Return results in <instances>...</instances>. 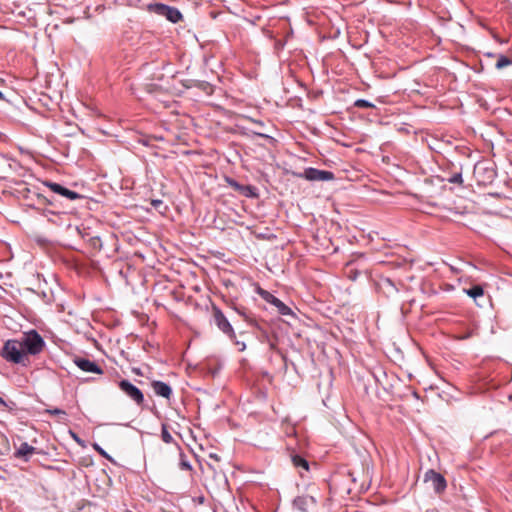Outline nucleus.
Here are the masks:
<instances>
[{
  "instance_id": "5",
  "label": "nucleus",
  "mask_w": 512,
  "mask_h": 512,
  "mask_svg": "<svg viewBox=\"0 0 512 512\" xmlns=\"http://www.w3.org/2000/svg\"><path fill=\"white\" fill-rule=\"evenodd\" d=\"M119 388L138 406H142L144 403L143 392L133 385L130 381L123 379L118 383Z\"/></svg>"
},
{
  "instance_id": "12",
  "label": "nucleus",
  "mask_w": 512,
  "mask_h": 512,
  "mask_svg": "<svg viewBox=\"0 0 512 512\" xmlns=\"http://www.w3.org/2000/svg\"><path fill=\"white\" fill-rule=\"evenodd\" d=\"M36 448L29 445L27 442L21 443L19 448L15 452V457L19 459H23L24 461H28L30 456L35 453Z\"/></svg>"
},
{
  "instance_id": "13",
  "label": "nucleus",
  "mask_w": 512,
  "mask_h": 512,
  "mask_svg": "<svg viewBox=\"0 0 512 512\" xmlns=\"http://www.w3.org/2000/svg\"><path fill=\"white\" fill-rule=\"evenodd\" d=\"M271 305L275 306L277 308V311L281 315H290L292 314V310L283 303L280 299L277 297H273L271 301L269 302Z\"/></svg>"
},
{
  "instance_id": "17",
  "label": "nucleus",
  "mask_w": 512,
  "mask_h": 512,
  "mask_svg": "<svg viewBox=\"0 0 512 512\" xmlns=\"http://www.w3.org/2000/svg\"><path fill=\"white\" fill-rule=\"evenodd\" d=\"M230 185L235 187L236 189L238 190H247L249 193H246L245 195L249 196V195H255L252 191L254 190V188L252 186H242L240 184H238L235 180H231L230 182Z\"/></svg>"
},
{
  "instance_id": "6",
  "label": "nucleus",
  "mask_w": 512,
  "mask_h": 512,
  "mask_svg": "<svg viewBox=\"0 0 512 512\" xmlns=\"http://www.w3.org/2000/svg\"><path fill=\"white\" fill-rule=\"evenodd\" d=\"M303 177L309 181H330L335 178L334 173L328 170H319L313 167L306 168Z\"/></svg>"
},
{
  "instance_id": "36",
  "label": "nucleus",
  "mask_w": 512,
  "mask_h": 512,
  "mask_svg": "<svg viewBox=\"0 0 512 512\" xmlns=\"http://www.w3.org/2000/svg\"><path fill=\"white\" fill-rule=\"evenodd\" d=\"M125 512H133V511H131V510H126Z\"/></svg>"
},
{
  "instance_id": "7",
  "label": "nucleus",
  "mask_w": 512,
  "mask_h": 512,
  "mask_svg": "<svg viewBox=\"0 0 512 512\" xmlns=\"http://www.w3.org/2000/svg\"><path fill=\"white\" fill-rule=\"evenodd\" d=\"M424 480L425 482L431 483L433 489L437 493H441L446 489L447 485L445 478L434 470H428L425 473Z\"/></svg>"
},
{
  "instance_id": "32",
  "label": "nucleus",
  "mask_w": 512,
  "mask_h": 512,
  "mask_svg": "<svg viewBox=\"0 0 512 512\" xmlns=\"http://www.w3.org/2000/svg\"><path fill=\"white\" fill-rule=\"evenodd\" d=\"M210 457H211V458H213V459H215V460H219V457H218V455H217V454L211 453V454H210Z\"/></svg>"
},
{
  "instance_id": "24",
  "label": "nucleus",
  "mask_w": 512,
  "mask_h": 512,
  "mask_svg": "<svg viewBox=\"0 0 512 512\" xmlns=\"http://www.w3.org/2000/svg\"><path fill=\"white\" fill-rule=\"evenodd\" d=\"M449 182L450 183H454V184H462L463 183L462 175L460 173H457V174L453 175L449 179Z\"/></svg>"
},
{
  "instance_id": "2",
  "label": "nucleus",
  "mask_w": 512,
  "mask_h": 512,
  "mask_svg": "<svg viewBox=\"0 0 512 512\" xmlns=\"http://www.w3.org/2000/svg\"><path fill=\"white\" fill-rule=\"evenodd\" d=\"M21 343L24 352L30 355L39 354L45 346L43 338L36 330L25 333Z\"/></svg>"
},
{
  "instance_id": "3",
  "label": "nucleus",
  "mask_w": 512,
  "mask_h": 512,
  "mask_svg": "<svg viewBox=\"0 0 512 512\" xmlns=\"http://www.w3.org/2000/svg\"><path fill=\"white\" fill-rule=\"evenodd\" d=\"M212 320L215 323V325L218 327V329L223 332L225 335L229 337L230 340L236 339V334L234 332V329L227 319V317L224 315L222 310L216 306L212 305Z\"/></svg>"
},
{
  "instance_id": "27",
  "label": "nucleus",
  "mask_w": 512,
  "mask_h": 512,
  "mask_svg": "<svg viewBox=\"0 0 512 512\" xmlns=\"http://www.w3.org/2000/svg\"><path fill=\"white\" fill-rule=\"evenodd\" d=\"M235 310H236L240 315H242L246 321H250L249 316L246 314V312H245L244 310H241V309H239V308H236Z\"/></svg>"
},
{
  "instance_id": "23",
  "label": "nucleus",
  "mask_w": 512,
  "mask_h": 512,
  "mask_svg": "<svg viewBox=\"0 0 512 512\" xmlns=\"http://www.w3.org/2000/svg\"><path fill=\"white\" fill-rule=\"evenodd\" d=\"M89 242H90L91 246H92L94 249H96V250H100V249H101V247H102L101 239H100V237H98V236L91 237V238L89 239Z\"/></svg>"
},
{
  "instance_id": "19",
  "label": "nucleus",
  "mask_w": 512,
  "mask_h": 512,
  "mask_svg": "<svg viewBox=\"0 0 512 512\" xmlns=\"http://www.w3.org/2000/svg\"><path fill=\"white\" fill-rule=\"evenodd\" d=\"M257 293L260 295V297L262 299H264L267 303H269L271 301V299L274 297V295L272 293H270L269 291L267 290H264L263 288L261 287H258L257 288Z\"/></svg>"
},
{
  "instance_id": "18",
  "label": "nucleus",
  "mask_w": 512,
  "mask_h": 512,
  "mask_svg": "<svg viewBox=\"0 0 512 512\" xmlns=\"http://www.w3.org/2000/svg\"><path fill=\"white\" fill-rule=\"evenodd\" d=\"M511 63H512V61H511L508 57L501 55V56L497 59V62H496V68H498V69H502V68H504V67L509 66Z\"/></svg>"
},
{
  "instance_id": "35",
  "label": "nucleus",
  "mask_w": 512,
  "mask_h": 512,
  "mask_svg": "<svg viewBox=\"0 0 512 512\" xmlns=\"http://www.w3.org/2000/svg\"><path fill=\"white\" fill-rule=\"evenodd\" d=\"M397 248H398L399 250H404V249H405V248H404V247H402V246H398Z\"/></svg>"
},
{
  "instance_id": "26",
  "label": "nucleus",
  "mask_w": 512,
  "mask_h": 512,
  "mask_svg": "<svg viewBox=\"0 0 512 512\" xmlns=\"http://www.w3.org/2000/svg\"><path fill=\"white\" fill-rule=\"evenodd\" d=\"M151 204L155 209H160V207L163 205V201L160 199H155L151 201Z\"/></svg>"
},
{
  "instance_id": "20",
  "label": "nucleus",
  "mask_w": 512,
  "mask_h": 512,
  "mask_svg": "<svg viewBox=\"0 0 512 512\" xmlns=\"http://www.w3.org/2000/svg\"><path fill=\"white\" fill-rule=\"evenodd\" d=\"M180 468L182 470H189L191 471L192 470V466L191 464L189 463V461L186 459V456L183 452L180 453Z\"/></svg>"
},
{
  "instance_id": "16",
  "label": "nucleus",
  "mask_w": 512,
  "mask_h": 512,
  "mask_svg": "<svg viewBox=\"0 0 512 512\" xmlns=\"http://www.w3.org/2000/svg\"><path fill=\"white\" fill-rule=\"evenodd\" d=\"M466 293L470 297L476 299L478 297L483 296L484 291H483V288L480 285H475V286L471 287L470 289L466 290Z\"/></svg>"
},
{
  "instance_id": "22",
  "label": "nucleus",
  "mask_w": 512,
  "mask_h": 512,
  "mask_svg": "<svg viewBox=\"0 0 512 512\" xmlns=\"http://www.w3.org/2000/svg\"><path fill=\"white\" fill-rule=\"evenodd\" d=\"M93 449L98 452L102 457L106 458L107 460L113 462L112 457L97 443H94L92 445Z\"/></svg>"
},
{
  "instance_id": "15",
  "label": "nucleus",
  "mask_w": 512,
  "mask_h": 512,
  "mask_svg": "<svg viewBox=\"0 0 512 512\" xmlns=\"http://www.w3.org/2000/svg\"><path fill=\"white\" fill-rule=\"evenodd\" d=\"M161 438H162L163 442L166 444H170L174 441L172 435L168 431L167 424H162V426H161Z\"/></svg>"
},
{
  "instance_id": "31",
  "label": "nucleus",
  "mask_w": 512,
  "mask_h": 512,
  "mask_svg": "<svg viewBox=\"0 0 512 512\" xmlns=\"http://www.w3.org/2000/svg\"><path fill=\"white\" fill-rule=\"evenodd\" d=\"M390 247L388 245H386V250L389 249ZM389 255L393 256L394 255V252H391V253H388L386 251V254H385V257L387 258Z\"/></svg>"
},
{
  "instance_id": "21",
  "label": "nucleus",
  "mask_w": 512,
  "mask_h": 512,
  "mask_svg": "<svg viewBox=\"0 0 512 512\" xmlns=\"http://www.w3.org/2000/svg\"><path fill=\"white\" fill-rule=\"evenodd\" d=\"M45 413L49 414L51 416H58L59 418H63L67 415L64 410L59 409V408L46 409Z\"/></svg>"
},
{
  "instance_id": "8",
  "label": "nucleus",
  "mask_w": 512,
  "mask_h": 512,
  "mask_svg": "<svg viewBox=\"0 0 512 512\" xmlns=\"http://www.w3.org/2000/svg\"><path fill=\"white\" fill-rule=\"evenodd\" d=\"M45 185L54 193L62 196V197H65L69 200H76V199H80L82 198V196L80 194H78L77 192L75 191H72L66 187H64L63 185L59 184V183H55V182H50V181H47L45 182Z\"/></svg>"
},
{
  "instance_id": "11",
  "label": "nucleus",
  "mask_w": 512,
  "mask_h": 512,
  "mask_svg": "<svg viewBox=\"0 0 512 512\" xmlns=\"http://www.w3.org/2000/svg\"><path fill=\"white\" fill-rule=\"evenodd\" d=\"M154 393L166 399H170L172 395V389L170 385L163 381L155 380L151 383Z\"/></svg>"
},
{
  "instance_id": "25",
  "label": "nucleus",
  "mask_w": 512,
  "mask_h": 512,
  "mask_svg": "<svg viewBox=\"0 0 512 512\" xmlns=\"http://www.w3.org/2000/svg\"><path fill=\"white\" fill-rule=\"evenodd\" d=\"M355 106L357 107H370L372 106L367 100L359 99L355 102Z\"/></svg>"
},
{
  "instance_id": "9",
  "label": "nucleus",
  "mask_w": 512,
  "mask_h": 512,
  "mask_svg": "<svg viewBox=\"0 0 512 512\" xmlns=\"http://www.w3.org/2000/svg\"><path fill=\"white\" fill-rule=\"evenodd\" d=\"M73 362L84 372L103 374V369L95 362L84 357H75Z\"/></svg>"
},
{
  "instance_id": "1",
  "label": "nucleus",
  "mask_w": 512,
  "mask_h": 512,
  "mask_svg": "<svg viewBox=\"0 0 512 512\" xmlns=\"http://www.w3.org/2000/svg\"><path fill=\"white\" fill-rule=\"evenodd\" d=\"M1 356L8 362L20 364L23 362L25 352L21 341L9 339L4 343Z\"/></svg>"
},
{
  "instance_id": "34",
  "label": "nucleus",
  "mask_w": 512,
  "mask_h": 512,
  "mask_svg": "<svg viewBox=\"0 0 512 512\" xmlns=\"http://www.w3.org/2000/svg\"><path fill=\"white\" fill-rule=\"evenodd\" d=\"M390 263H393V261H388V260H386V261H385V264H386V265H387V264H390Z\"/></svg>"
},
{
  "instance_id": "14",
  "label": "nucleus",
  "mask_w": 512,
  "mask_h": 512,
  "mask_svg": "<svg viewBox=\"0 0 512 512\" xmlns=\"http://www.w3.org/2000/svg\"><path fill=\"white\" fill-rule=\"evenodd\" d=\"M291 461L296 468L309 471V462L301 455L291 454Z\"/></svg>"
},
{
  "instance_id": "10",
  "label": "nucleus",
  "mask_w": 512,
  "mask_h": 512,
  "mask_svg": "<svg viewBox=\"0 0 512 512\" xmlns=\"http://www.w3.org/2000/svg\"><path fill=\"white\" fill-rule=\"evenodd\" d=\"M293 505L301 512H310L316 507V500L310 495H302L294 499Z\"/></svg>"
},
{
  "instance_id": "29",
  "label": "nucleus",
  "mask_w": 512,
  "mask_h": 512,
  "mask_svg": "<svg viewBox=\"0 0 512 512\" xmlns=\"http://www.w3.org/2000/svg\"><path fill=\"white\" fill-rule=\"evenodd\" d=\"M386 283H389V285L392 287V289L395 292L398 291L397 287L394 285V283L389 278H386Z\"/></svg>"
},
{
  "instance_id": "28",
  "label": "nucleus",
  "mask_w": 512,
  "mask_h": 512,
  "mask_svg": "<svg viewBox=\"0 0 512 512\" xmlns=\"http://www.w3.org/2000/svg\"><path fill=\"white\" fill-rule=\"evenodd\" d=\"M233 341H234V342H235V344L239 347V350H240V351H243V350L246 348V345H245V343H244V342L236 341V339H235V340H233Z\"/></svg>"
},
{
  "instance_id": "4",
  "label": "nucleus",
  "mask_w": 512,
  "mask_h": 512,
  "mask_svg": "<svg viewBox=\"0 0 512 512\" xmlns=\"http://www.w3.org/2000/svg\"><path fill=\"white\" fill-rule=\"evenodd\" d=\"M147 8L150 12L163 16L172 23H178L182 19V14L177 8L163 3H151Z\"/></svg>"
},
{
  "instance_id": "30",
  "label": "nucleus",
  "mask_w": 512,
  "mask_h": 512,
  "mask_svg": "<svg viewBox=\"0 0 512 512\" xmlns=\"http://www.w3.org/2000/svg\"><path fill=\"white\" fill-rule=\"evenodd\" d=\"M0 405L4 406V407H7V402L2 398L0 397Z\"/></svg>"
},
{
  "instance_id": "33",
  "label": "nucleus",
  "mask_w": 512,
  "mask_h": 512,
  "mask_svg": "<svg viewBox=\"0 0 512 512\" xmlns=\"http://www.w3.org/2000/svg\"><path fill=\"white\" fill-rule=\"evenodd\" d=\"M0 100H5L4 94L0 91Z\"/></svg>"
}]
</instances>
